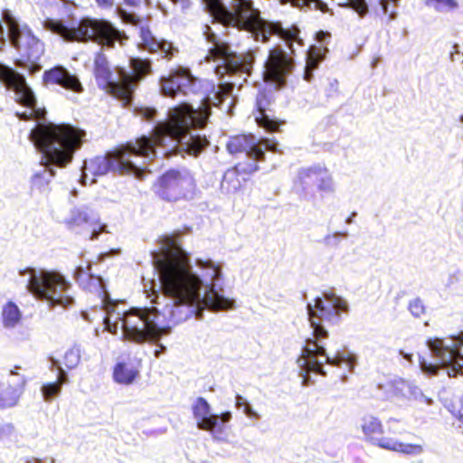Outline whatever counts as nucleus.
<instances>
[{"mask_svg":"<svg viewBox=\"0 0 463 463\" xmlns=\"http://www.w3.org/2000/svg\"><path fill=\"white\" fill-rule=\"evenodd\" d=\"M380 5L383 7L384 11L387 8V0H379Z\"/></svg>","mask_w":463,"mask_h":463,"instance_id":"54","label":"nucleus"},{"mask_svg":"<svg viewBox=\"0 0 463 463\" xmlns=\"http://www.w3.org/2000/svg\"><path fill=\"white\" fill-rule=\"evenodd\" d=\"M258 142H259V146L260 145H262L265 146L266 149H268L271 152L277 151V144L272 140H269L268 138H262L260 140H258Z\"/></svg>","mask_w":463,"mask_h":463,"instance_id":"45","label":"nucleus"},{"mask_svg":"<svg viewBox=\"0 0 463 463\" xmlns=\"http://www.w3.org/2000/svg\"><path fill=\"white\" fill-rule=\"evenodd\" d=\"M119 16L125 23L131 24L133 25H137L142 22V18L124 10H119Z\"/></svg>","mask_w":463,"mask_h":463,"instance_id":"41","label":"nucleus"},{"mask_svg":"<svg viewBox=\"0 0 463 463\" xmlns=\"http://www.w3.org/2000/svg\"><path fill=\"white\" fill-rule=\"evenodd\" d=\"M182 232L174 231L158 237L160 248L152 253L159 273L162 292L176 305L192 306L199 300L200 279L193 273L190 258L182 248Z\"/></svg>","mask_w":463,"mask_h":463,"instance_id":"2","label":"nucleus"},{"mask_svg":"<svg viewBox=\"0 0 463 463\" xmlns=\"http://www.w3.org/2000/svg\"><path fill=\"white\" fill-rule=\"evenodd\" d=\"M281 5L289 3L293 7L303 9L304 7H309L311 4L314 5L315 10H319L322 13H328L330 9L327 5L321 0H279Z\"/></svg>","mask_w":463,"mask_h":463,"instance_id":"32","label":"nucleus"},{"mask_svg":"<svg viewBox=\"0 0 463 463\" xmlns=\"http://www.w3.org/2000/svg\"><path fill=\"white\" fill-rule=\"evenodd\" d=\"M450 340V343H447L445 339L435 337L428 339L427 345L441 366L449 368V375L456 377L458 374H463V355L459 353V348L463 345V332L451 335Z\"/></svg>","mask_w":463,"mask_h":463,"instance_id":"12","label":"nucleus"},{"mask_svg":"<svg viewBox=\"0 0 463 463\" xmlns=\"http://www.w3.org/2000/svg\"><path fill=\"white\" fill-rule=\"evenodd\" d=\"M295 68V60L280 47L269 49L264 63L263 80L280 89L286 86L288 77Z\"/></svg>","mask_w":463,"mask_h":463,"instance_id":"14","label":"nucleus"},{"mask_svg":"<svg viewBox=\"0 0 463 463\" xmlns=\"http://www.w3.org/2000/svg\"><path fill=\"white\" fill-rule=\"evenodd\" d=\"M48 171L50 173V177H52L55 175V171L52 167H49Z\"/></svg>","mask_w":463,"mask_h":463,"instance_id":"56","label":"nucleus"},{"mask_svg":"<svg viewBox=\"0 0 463 463\" xmlns=\"http://www.w3.org/2000/svg\"><path fill=\"white\" fill-rule=\"evenodd\" d=\"M272 101V96L266 90L259 91L256 99V106L260 112V116L256 117L258 125L269 132H276L283 124V121L271 119L266 115V109Z\"/></svg>","mask_w":463,"mask_h":463,"instance_id":"25","label":"nucleus"},{"mask_svg":"<svg viewBox=\"0 0 463 463\" xmlns=\"http://www.w3.org/2000/svg\"><path fill=\"white\" fill-rule=\"evenodd\" d=\"M25 380L11 383L0 381V411L15 407L24 392Z\"/></svg>","mask_w":463,"mask_h":463,"instance_id":"24","label":"nucleus"},{"mask_svg":"<svg viewBox=\"0 0 463 463\" xmlns=\"http://www.w3.org/2000/svg\"><path fill=\"white\" fill-rule=\"evenodd\" d=\"M123 3L128 6H137L141 3V0H123Z\"/></svg>","mask_w":463,"mask_h":463,"instance_id":"51","label":"nucleus"},{"mask_svg":"<svg viewBox=\"0 0 463 463\" xmlns=\"http://www.w3.org/2000/svg\"><path fill=\"white\" fill-rule=\"evenodd\" d=\"M194 187V179L188 172L169 169L157 177L152 190L164 201L177 202L185 198Z\"/></svg>","mask_w":463,"mask_h":463,"instance_id":"9","label":"nucleus"},{"mask_svg":"<svg viewBox=\"0 0 463 463\" xmlns=\"http://www.w3.org/2000/svg\"><path fill=\"white\" fill-rule=\"evenodd\" d=\"M295 184L303 189L317 185L322 197L334 192L332 179L327 169L320 165H312L299 169Z\"/></svg>","mask_w":463,"mask_h":463,"instance_id":"18","label":"nucleus"},{"mask_svg":"<svg viewBox=\"0 0 463 463\" xmlns=\"http://www.w3.org/2000/svg\"><path fill=\"white\" fill-rule=\"evenodd\" d=\"M3 20L7 27L11 45L24 53L27 59H36L43 53V43L27 25L21 26L9 10L3 11Z\"/></svg>","mask_w":463,"mask_h":463,"instance_id":"10","label":"nucleus"},{"mask_svg":"<svg viewBox=\"0 0 463 463\" xmlns=\"http://www.w3.org/2000/svg\"><path fill=\"white\" fill-rule=\"evenodd\" d=\"M213 21L225 27L250 33L256 41L268 43L271 35L284 40L292 49L293 42L303 45L299 37L300 30L295 24L283 28L280 22H269L260 16V11L253 6V0H233L232 9H228L222 0H203Z\"/></svg>","mask_w":463,"mask_h":463,"instance_id":"3","label":"nucleus"},{"mask_svg":"<svg viewBox=\"0 0 463 463\" xmlns=\"http://www.w3.org/2000/svg\"><path fill=\"white\" fill-rule=\"evenodd\" d=\"M71 284L55 271H41L31 275L28 289L37 298L48 302L51 307H67L73 303L69 290Z\"/></svg>","mask_w":463,"mask_h":463,"instance_id":"8","label":"nucleus"},{"mask_svg":"<svg viewBox=\"0 0 463 463\" xmlns=\"http://www.w3.org/2000/svg\"><path fill=\"white\" fill-rule=\"evenodd\" d=\"M330 34L329 33L327 32H324V31H319L317 33V39L318 41H323L325 38L328 37Z\"/></svg>","mask_w":463,"mask_h":463,"instance_id":"52","label":"nucleus"},{"mask_svg":"<svg viewBox=\"0 0 463 463\" xmlns=\"http://www.w3.org/2000/svg\"><path fill=\"white\" fill-rule=\"evenodd\" d=\"M348 306L345 301L336 298L334 302L325 303L320 298L314 300V305H307L308 320L313 329L312 338L306 340L301 353L298 358V366L306 372H315L326 375L322 364L317 360H310L316 355H326L322 342L328 337V332L324 324L334 326L340 319V313L346 312Z\"/></svg>","mask_w":463,"mask_h":463,"instance_id":"4","label":"nucleus"},{"mask_svg":"<svg viewBox=\"0 0 463 463\" xmlns=\"http://www.w3.org/2000/svg\"><path fill=\"white\" fill-rule=\"evenodd\" d=\"M315 69H309V64H308V61H307V65H306V69H305V73H304V79L307 80V81H310L312 77H313V71Z\"/></svg>","mask_w":463,"mask_h":463,"instance_id":"49","label":"nucleus"},{"mask_svg":"<svg viewBox=\"0 0 463 463\" xmlns=\"http://www.w3.org/2000/svg\"><path fill=\"white\" fill-rule=\"evenodd\" d=\"M138 375V371L125 363H118L113 370L114 380L118 383L130 384Z\"/></svg>","mask_w":463,"mask_h":463,"instance_id":"28","label":"nucleus"},{"mask_svg":"<svg viewBox=\"0 0 463 463\" xmlns=\"http://www.w3.org/2000/svg\"><path fill=\"white\" fill-rule=\"evenodd\" d=\"M206 301L210 302V305L213 309H227L232 306V302L230 300L225 299L215 292L213 293V297H208Z\"/></svg>","mask_w":463,"mask_h":463,"instance_id":"38","label":"nucleus"},{"mask_svg":"<svg viewBox=\"0 0 463 463\" xmlns=\"http://www.w3.org/2000/svg\"><path fill=\"white\" fill-rule=\"evenodd\" d=\"M68 229L74 232H86L93 234L98 223L93 214L85 210H74L66 221Z\"/></svg>","mask_w":463,"mask_h":463,"instance_id":"26","label":"nucleus"},{"mask_svg":"<svg viewBox=\"0 0 463 463\" xmlns=\"http://www.w3.org/2000/svg\"><path fill=\"white\" fill-rule=\"evenodd\" d=\"M226 149L231 155L246 154L255 161L265 160V152L259 146L258 139L251 133L230 137L226 144Z\"/></svg>","mask_w":463,"mask_h":463,"instance_id":"21","label":"nucleus"},{"mask_svg":"<svg viewBox=\"0 0 463 463\" xmlns=\"http://www.w3.org/2000/svg\"><path fill=\"white\" fill-rule=\"evenodd\" d=\"M195 79L189 69L177 67L170 71L168 75L160 78V89L165 96L174 98L176 95H187L194 92Z\"/></svg>","mask_w":463,"mask_h":463,"instance_id":"17","label":"nucleus"},{"mask_svg":"<svg viewBox=\"0 0 463 463\" xmlns=\"http://www.w3.org/2000/svg\"><path fill=\"white\" fill-rule=\"evenodd\" d=\"M5 83L8 88L13 89L15 93V101L26 108L32 109V112L16 113L17 117L24 120H30L33 118H43L45 116L44 109H36V99L33 90L26 84L25 79L12 71L11 69L0 65V83Z\"/></svg>","mask_w":463,"mask_h":463,"instance_id":"11","label":"nucleus"},{"mask_svg":"<svg viewBox=\"0 0 463 463\" xmlns=\"http://www.w3.org/2000/svg\"><path fill=\"white\" fill-rule=\"evenodd\" d=\"M461 121L463 122V115L461 116Z\"/></svg>","mask_w":463,"mask_h":463,"instance_id":"59","label":"nucleus"},{"mask_svg":"<svg viewBox=\"0 0 463 463\" xmlns=\"http://www.w3.org/2000/svg\"><path fill=\"white\" fill-rule=\"evenodd\" d=\"M22 314L19 307L13 302L8 301L2 310V320L5 327H14L21 320Z\"/></svg>","mask_w":463,"mask_h":463,"instance_id":"30","label":"nucleus"},{"mask_svg":"<svg viewBox=\"0 0 463 463\" xmlns=\"http://www.w3.org/2000/svg\"><path fill=\"white\" fill-rule=\"evenodd\" d=\"M177 52V49H175L173 44L166 41H162L159 52L162 53L163 58L166 60H171L175 54V52Z\"/></svg>","mask_w":463,"mask_h":463,"instance_id":"40","label":"nucleus"},{"mask_svg":"<svg viewBox=\"0 0 463 463\" xmlns=\"http://www.w3.org/2000/svg\"><path fill=\"white\" fill-rule=\"evenodd\" d=\"M163 349H164V347L161 345V349L156 350L155 354H156V357L159 356V354H161Z\"/></svg>","mask_w":463,"mask_h":463,"instance_id":"57","label":"nucleus"},{"mask_svg":"<svg viewBox=\"0 0 463 463\" xmlns=\"http://www.w3.org/2000/svg\"><path fill=\"white\" fill-rule=\"evenodd\" d=\"M44 28L69 42H93L107 48L123 45L128 39L124 31L106 19L83 18L77 26L68 27L61 20L46 19Z\"/></svg>","mask_w":463,"mask_h":463,"instance_id":"6","label":"nucleus"},{"mask_svg":"<svg viewBox=\"0 0 463 463\" xmlns=\"http://www.w3.org/2000/svg\"><path fill=\"white\" fill-rule=\"evenodd\" d=\"M11 373L12 374H16V373L14 371H13V370L11 371Z\"/></svg>","mask_w":463,"mask_h":463,"instance_id":"58","label":"nucleus"},{"mask_svg":"<svg viewBox=\"0 0 463 463\" xmlns=\"http://www.w3.org/2000/svg\"><path fill=\"white\" fill-rule=\"evenodd\" d=\"M400 420L395 418H390L386 421V427L381 423L377 429L375 439L373 441V446L380 449L400 452L406 455H417L422 452V447L419 444L403 443L397 439V436L403 432V430L399 429Z\"/></svg>","mask_w":463,"mask_h":463,"instance_id":"15","label":"nucleus"},{"mask_svg":"<svg viewBox=\"0 0 463 463\" xmlns=\"http://www.w3.org/2000/svg\"><path fill=\"white\" fill-rule=\"evenodd\" d=\"M381 420L373 414H367L362 418L360 429L364 435V441L371 445L373 444Z\"/></svg>","mask_w":463,"mask_h":463,"instance_id":"27","label":"nucleus"},{"mask_svg":"<svg viewBox=\"0 0 463 463\" xmlns=\"http://www.w3.org/2000/svg\"><path fill=\"white\" fill-rule=\"evenodd\" d=\"M99 6L102 8L111 7L114 0H95Z\"/></svg>","mask_w":463,"mask_h":463,"instance_id":"50","label":"nucleus"},{"mask_svg":"<svg viewBox=\"0 0 463 463\" xmlns=\"http://www.w3.org/2000/svg\"><path fill=\"white\" fill-rule=\"evenodd\" d=\"M206 39L212 46L208 50L205 60L208 62L222 61L215 68L216 74L223 77L225 74H234L241 71L242 62L227 42L219 39L213 33H207Z\"/></svg>","mask_w":463,"mask_h":463,"instance_id":"13","label":"nucleus"},{"mask_svg":"<svg viewBox=\"0 0 463 463\" xmlns=\"http://www.w3.org/2000/svg\"><path fill=\"white\" fill-rule=\"evenodd\" d=\"M193 413L199 429L213 431L216 428L221 430L218 424V415L211 413V407L203 397H198L193 405Z\"/></svg>","mask_w":463,"mask_h":463,"instance_id":"23","label":"nucleus"},{"mask_svg":"<svg viewBox=\"0 0 463 463\" xmlns=\"http://www.w3.org/2000/svg\"><path fill=\"white\" fill-rule=\"evenodd\" d=\"M66 382V375L62 369H60V373L56 382L44 383L42 386V393L46 402H51L57 396L61 390V385Z\"/></svg>","mask_w":463,"mask_h":463,"instance_id":"31","label":"nucleus"},{"mask_svg":"<svg viewBox=\"0 0 463 463\" xmlns=\"http://www.w3.org/2000/svg\"><path fill=\"white\" fill-rule=\"evenodd\" d=\"M343 7H350L354 10L360 16H364L368 12V5L365 0H344L338 4Z\"/></svg>","mask_w":463,"mask_h":463,"instance_id":"36","label":"nucleus"},{"mask_svg":"<svg viewBox=\"0 0 463 463\" xmlns=\"http://www.w3.org/2000/svg\"><path fill=\"white\" fill-rule=\"evenodd\" d=\"M326 52L327 48L326 46H311L307 57L309 69H317L318 63L325 59Z\"/></svg>","mask_w":463,"mask_h":463,"instance_id":"34","label":"nucleus"},{"mask_svg":"<svg viewBox=\"0 0 463 463\" xmlns=\"http://www.w3.org/2000/svg\"><path fill=\"white\" fill-rule=\"evenodd\" d=\"M408 309L411 314L415 317H421L427 312V307L424 305L422 299L416 298L409 302Z\"/></svg>","mask_w":463,"mask_h":463,"instance_id":"37","label":"nucleus"},{"mask_svg":"<svg viewBox=\"0 0 463 463\" xmlns=\"http://www.w3.org/2000/svg\"><path fill=\"white\" fill-rule=\"evenodd\" d=\"M154 309L131 308L121 317L124 339L135 344L157 341L169 332L168 327L159 326L156 322Z\"/></svg>","mask_w":463,"mask_h":463,"instance_id":"7","label":"nucleus"},{"mask_svg":"<svg viewBox=\"0 0 463 463\" xmlns=\"http://www.w3.org/2000/svg\"><path fill=\"white\" fill-rule=\"evenodd\" d=\"M93 74L99 87L121 101V91L123 89L121 80L118 77V81L113 80L108 59L102 52L95 54Z\"/></svg>","mask_w":463,"mask_h":463,"instance_id":"20","label":"nucleus"},{"mask_svg":"<svg viewBox=\"0 0 463 463\" xmlns=\"http://www.w3.org/2000/svg\"><path fill=\"white\" fill-rule=\"evenodd\" d=\"M210 114L211 108L207 101L198 109H194L189 104L174 108L167 121L158 124L150 137L142 136L128 141L105 156L94 157L90 161L93 175H103L109 172H115L122 175H133L142 179L143 170L132 161L133 156H154L156 146H165L166 137L181 142L191 128H203Z\"/></svg>","mask_w":463,"mask_h":463,"instance_id":"1","label":"nucleus"},{"mask_svg":"<svg viewBox=\"0 0 463 463\" xmlns=\"http://www.w3.org/2000/svg\"><path fill=\"white\" fill-rule=\"evenodd\" d=\"M137 113L140 117H142L144 119L150 121V120L154 119V118L156 114V110L153 108L145 107V108L137 109Z\"/></svg>","mask_w":463,"mask_h":463,"instance_id":"44","label":"nucleus"},{"mask_svg":"<svg viewBox=\"0 0 463 463\" xmlns=\"http://www.w3.org/2000/svg\"><path fill=\"white\" fill-rule=\"evenodd\" d=\"M259 169L260 166L257 162H239L224 172L221 182V188L226 193H235L239 191Z\"/></svg>","mask_w":463,"mask_h":463,"instance_id":"19","label":"nucleus"},{"mask_svg":"<svg viewBox=\"0 0 463 463\" xmlns=\"http://www.w3.org/2000/svg\"><path fill=\"white\" fill-rule=\"evenodd\" d=\"M31 183L32 187L38 190L48 185L50 179L46 177V170L34 174L32 177Z\"/></svg>","mask_w":463,"mask_h":463,"instance_id":"39","label":"nucleus"},{"mask_svg":"<svg viewBox=\"0 0 463 463\" xmlns=\"http://www.w3.org/2000/svg\"><path fill=\"white\" fill-rule=\"evenodd\" d=\"M130 71L123 68L118 70L121 80V102L124 107L131 104L135 90L141 80L152 73V61L147 58L132 57L129 59Z\"/></svg>","mask_w":463,"mask_h":463,"instance_id":"16","label":"nucleus"},{"mask_svg":"<svg viewBox=\"0 0 463 463\" xmlns=\"http://www.w3.org/2000/svg\"><path fill=\"white\" fill-rule=\"evenodd\" d=\"M162 41H157L156 38L152 40L149 43L145 45L144 47L149 52H159L160 46H161Z\"/></svg>","mask_w":463,"mask_h":463,"instance_id":"46","label":"nucleus"},{"mask_svg":"<svg viewBox=\"0 0 463 463\" xmlns=\"http://www.w3.org/2000/svg\"><path fill=\"white\" fill-rule=\"evenodd\" d=\"M326 363L330 364H336V363H335V361L328 356H326Z\"/></svg>","mask_w":463,"mask_h":463,"instance_id":"55","label":"nucleus"},{"mask_svg":"<svg viewBox=\"0 0 463 463\" xmlns=\"http://www.w3.org/2000/svg\"><path fill=\"white\" fill-rule=\"evenodd\" d=\"M139 36L142 41V44L145 46L155 39L148 26H141L139 29Z\"/></svg>","mask_w":463,"mask_h":463,"instance_id":"43","label":"nucleus"},{"mask_svg":"<svg viewBox=\"0 0 463 463\" xmlns=\"http://www.w3.org/2000/svg\"><path fill=\"white\" fill-rule=\"evenodd\" d=\"M233 89V85L232 83H229V82H226V83H222L220 85V90L223 93V94H229Z\"/></svg>","mask_w":463,"mask_h":463,"instance_id":"48","label":"nucleus"},{"mask_svg":"<svg viewBox=\"0 0 463 463\" xmlns=\"http://www.w3.org/2000/svg\"><path fill=\"white\" fill-rule=\"evenodd\" d=\"M43 80L45 84L59 85L76 93H81L84 90L78 77L60 65L46 70L43 72Z\"/></svg>","mask_w":463,"mask_h":463,"instance_id":"22","label":"nucleus"},{"mask_svg":"<svg viewBox=\"0 0 463 463\" xmlns=\"http://www.w3.org/2000/svg\"><path fill=\"white\" fill-rule=\"evenodd\" d=\"M184 145L189 155L197 156L210 145V141L205 135L194 134L190 135Z\"/></svg>","mask_w":463,"mask_h":463,"instance_id":"29","label":"nucleus"},{"mask_svg":"<svg viewBox=\"0 0 463 463\" xmlns=\"http://www.w3.org/2000/svg\"><path fill=\"white\" fill-rule=\"evenodd\" d=\"M420 365L421 370L430 375H435L439 371L438 365L427 363V361L424 358L420 360Z\"/></svg>","mask_w":463,"mask_h":463,"instance_id":"42","label":"nucleus"},{"mask_svg":"<svg viewBox=\"0 0 463 463\" xmlns=\"http://www.w3.org/2000/svg\"><path fill=\"white\" fill-rule=\"evenodd\" d=\"M461 420H462V422H463V415L461 416Z\"/></svg>","mask_w":463,"mask_h":463,"instance_id":"60","label":"nucleus"},{"mask_svg":"<svg viewBox=\"0 0 463 463\" xmlns=\"http://www.w3.org/2000/svg\"><path fill=\"white\" fill-rule=\"evenodd\" d=\"M425 4L439 12L451 11L458 7L456 0H425Z\"/></svg>","mask_w":463,"mask_h":463,"instance_id":"35","label":"nucleus"},{"mask_svg":"<svg viewBox=\"0 0 463 463\" xmlns=\"http://www.w3.org/2000/svg\"><path fill=\"white\" fill-rule=\"evenodd\" d=\"M80 348L79 345L70 347L62 356V364L67 370L74 369L80 361Z\"/></svg>","mask_w":463,"mask_h":463,"instance_id":"33","label":"nucleus"},{"mask_svg":"<svg viewBox=\"0 0 463 463\" xmlns=\"http://www.w3.org/2000/svg\"><path fill=\"white\" fill-rule=\"evenodd\" d=\"M85 132L69 124L39 125L30 133V138L43 154L42 164L49 167L67 166L73 159L74 153L80 148Z\"/></svg>","mask_w":463,"mask_h":463,"instance_id":"5","label":"nucleus"},{"mask_svg":"<svg viewBox=\"0 0 463 463\" xmlns=\"http://www.w3.org/2000/svg\"><path fill=\"white\" fill-rule=\"evenodd\" d=\"M220 273H221V269L218 266L216 267H213V279H217L220 276Z\"/></svg>","mask_w":463,"mask_h":463,"instance_id":"53","label":"nucleus"},{"mask_svg":"<svg viewBox=\"0 0 463 463\" xmlns=\"http://www.w3.org/2000/svg\"><path fill=\"white\" fill-rule=\"evenodd\" d=\"M231 418H232V414L229 411H226V412L222 413L221 415H218V424L220 425L221 430L218 428H216L215 430L222 431L223 429L222 425L224 423L230 421Z\"/></svg>","mask_w":463,"mask_h":463,"instance_id":"47","label":"nucleus"}]
</instances>
